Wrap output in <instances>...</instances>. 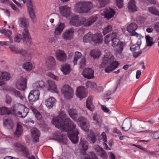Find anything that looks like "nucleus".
I'll return each instance as SVG.
<instances>
[{"label": "nucleus", "mask_w": 159, "mask_h": 159, "mask_svg": "<svg viewBox=\"0 0 159 159\" xmlns=\"http://www.w3.org/2000/svg\"><path fill=\"white\" fill-rule=\"evenodd\" d=\"M76 95L80 99L85 98L87 96L85 88L83 86L78 87L76 89Z\"/></svg>", "instance_id": "19"}, {"label": "nucleus", "mask_w": 159, "mask_h": 159, "mask_svg": "<svg viewBox=\"0 0 159 159\" xmlns=\"http://www.w3.org/2000/svg\"><path fill=\"white\" fill-rule=\"evenodd\" d=\"M46 75L57 81H58L60 80V79L58 77L54 75L52 72H48L46 73Z\"/></svg>", "instance_id": "57"}, {"label": "nucleus", "mask_w": 159, "mask_h": 159, "mask_svg": "<svg viewBox=\"0 0 159 159\" xmlns=\"http://www.w3.org/2000/svg\"><path fill=\"white\" fill-rule=\"evenodd\" d=\"M110 0H97L96 1V6L97 8L104 7L110 2Z\"/></svg>", "instance_id": "32"}, {"label": "nucleus", "mask_w": 159, "mask_h": 159, "mask_svg": "<svg viewBox=\"0 0 159 159\" xmlns=\"http://www.w3.org/2000/svg\"><path fill=\"white\" fill-rule=\"evenodd\" d=\"M131 122L129 119H126L124 121L122 125V129L124 131L129 130L131 126Z\"/></svg>", "instance_id": "29"}, {"label": "nucleus", "mask_w": 159, "mask_h": 159, "mask_svg": "<svg viewBox=\"0 0 159 159\" xmlns=\"http://www.w3.org/2000/svg\"><path fill=\"white\" fill-rule=\"evenodd\" d=\"M100 152V157L104 159H107V153L103 149Z\"/></svg>", "instance_id": "64"}, {"label": "nucleus", "mask_w": 159, "mask_h": 159, "mask_svg": "<svg viewBox=\"0 0 159 159\" xmlns=\"http://www.w3.org/2000/svg\"><path fill=\"white\" fill-rule=\"evenodd\" d=\"M83 41L86 43H88L92 41V34L90 33L86 34L83 37Z\"/></svg>", "instance_id": "48"}, {"label": "nucleus", "mask_w": 159, "mask_h": 159, "mask_svg": "<svg viewBox=\"0 0 159 159\" xmlns=\"http://www.w3.org/2000/svg\"><path fill=\"white\" fill-rule=\"evenodd\" d=\"M92 41L96 44H100L103 41V37L102 34L98 33L94 34H92Z\"/></svg>", "instance_id": "20"}, {"label": "nucleus", "mask_w": 159, "mask_h": 159, "mask_svg": "<svg viewBox=\"0 0 159 159\" xmlns=\"http://www.w3.org/2000/svg\"><path fill=\"white\" fill-rule=\"evenodd\" d=\"M93 7V4L91 2L81 1L76 4L75 9L79 13H87Z\"/></svg>", "instance_id": "8"}, {"label": "nucleus", "mask_w": 159, "mask_h": 159, "mask_svg": "<svg viewBox=\"0 0 159 159\" xmlns=\"http://www.w3.org/2000/svg\"><path fill=\"white\" fill-rule=\"evenodd\" d=\"M12 113V110L6 107H0V115H9Z\"/></svg>", "instance_id": "41"}, {"label": "nucleus", "mask_w": 159, "mask_h": 159, "mask_svg": "<svg viewBox=\"0 0 159 159\" xmlns=\"http://www.w3.org/2000/svg\"><path fill=\"white\" fill-rule=\"evenodd\" d=\"M3 123L4 125L8 129H11L14 126L12 120L9 117L5 118Z\"/></svg>", "instance_id": "28"}, {"label": "nucleus", "mask_w": 159, "mask_h": 159, "mask_svg": "<svg viewBox=\"0 0 159 159\" xmlns=\"http://www.w3.org/2000/svg\"><path fill=\"white\" fill-rule=\"evenodd\" d=\"M128 7L130 11H135L137 10V8L135 5V2L134 0L129 1L128 4Z\"/></svg>", "instance_id": "40"}, {"label": "nucleus", "mask_w": 159, "mask_h": 159, "mask_svg": "<svg viewBox=\"0 0 159 159\" xmlns=\"http://www.w3.org/2000/svg\"><path fill=\"white\" fill-rule=\"evenodd\" d=\"M146 45L147 46H151L153 44V39L152 37L148 35L146 36Z\"/></svg>", "instance_id": "52"}, {"label": "nucleus", "mask_w": 159, "mask_h": 159, "mask_svg": "<svg viewBox=\"0 0 159 159\" xmlns=\"http://www.w3.org/2000/svg\"><path fill=\"white\" fill-rule=\"evenodd\" d=\"M93 100V97L92 96H90L88 98L86 102L87 108L91 111H93L95 109V107L92 102Z\"/></svg>", "instance_id": "26"}, {"label": "nucleus", "mask_w": 159, "mask_h": 159, "mask_svg": "<svg viewBox=\"0 0 159 159\" xmlns=\"http://www.w3.org/2000/svg\"><path fill=\"white\" fill-rule=\"evenodd\" d=\"M115 32H113L111 34H107L105 37L104 39V42L106 44H108L110 41H112V39L114 37V35L115 34Z\"/></svg>", "instance_id": "47"}, {"label": "nucleus", "mask_w": 159, "mask_h": 159, "mask_svg": "<svg viewBox=\"0 0 159 159\" xmlns=\"http://www.w3.org/2000/svg\"><path fill=\"white\" fill-rule=\"evenodd\" d=\"M86 86L88 89H93L97 87L96 84L91 81H87L86 84Z\"/></svg>", "instance_id": "51"}, {"label": "nucleus", "mask_w": 159, "mask_h": 159, "mask_svg": "<svg viewBox=\"0 0 159 159\" xmlns=\"http://www.w3.org/2000/svg\"><path fill=\"white\" fill-rule=\"evenodd\" d=\"M103 12L104 14H102V15L108 19L113 17L116 13L114 10L111 8L106 9L103 11Z\"/></svg>", "instance_id": "23"}, {"label": "nucleus", "mask_w": 159, "mask_h": 159, "mask_svg": "<svg viewBox=\"0 0 159 159\" xmlns=\"http://www.w3.org/2000/svg\"><path fill=\"white\" fill-rule=\"evenodd\" d=\"M98 18V15H93L88 19L82 17L81 25H83L85 27H89L94 23L97 20Z\"/></svg>", "instance_id": "11"}, {"label": "nucleus", "mask_w": 159, "mask_h": 159, "mask_svg": "<svg viewBox=\"0 0 159 159\" xmlns=\"http://www.w3.org/2000/svg\"><path fill=\"white\" fill-rule=\"evenodd\" d=\"M23 131V128L20 123H17V124L16 129L14 133L15 137L18 138L22 134Z\"/></svg>", "instance_id": "33"}, {"label": "nucleus", "mask_w": 159, "mask_h": 159, "mask_svg": "<svg viewBox=\"0 0 159 159\" xmlns=\"http://www.w3.org/2000/svg\"><path fill=\"white\" fill-rule=\"evenodd\" d=\"M112 26L110 25H108L103 29L102 33L104 35L106 34L112 30Z\"/></svg>", "instance_id": "54"}, {"label": "nucleus", "mask_w": 159, "mask_h": 159, "mask_svg": "<svg viewBox=\"0 0 159 159\" xmlns=\"http://www.w3.org/2000/svg\"><path fill=\"white\" fill-rule=\"evenodd\" d=\"M82 17L78 15L72 17L70 21V24L76 27L81 25Z\"/></svg>", "instance_id": "17"}, {"label": "nucleus", "mask_w": 159, "mask_h": 159, "mask_svg": "<svg viewBox=\"0 0 159 159\" xmlns=\"http://www.w3.org/2000/svg\"><path fill=\"white\" fill-rule=\"evenodd\" d=\"M56 102V100L54 98L50 97L45 100V104L48 108L50 109L54 106Z\"/></svg>", "instance_id": "25"}, {"label": "nucleus", "mask_w": 159, "mask_h": 159, "mask_svg": "<svg viewBox=\"0 0 159 159\" xmlns=\"http://www.w3.org/2000/svg\"><path fill=\"white\" fill-rule=\"evenodd\" d=\"M70 117L73 120L76 122H80V126L81 128L84 131L89 130V124L87 120L83 117H80L75 110L71 109L68 111Z\"/></svg>", "instance_id": "3"}, {"label": "nucleus", "mask_w": 159, "mask_h": 159, "mask_svg": "<svg viewBox=\"0 0 159 159\" xmlns=\"http://www.w3.org/2000/svg\"><path fill=\"white\" fill-rule=\"evenodd\" d=\"M93 123L95 125L99 124V121L98 119L97 116V114L96 113H94L93 116Z\"/></svg>", "instance_id": "60"}, {"label": "nucleus", "mask_w": 159, "mask_h": 159, "mask_svg": "<svg viewBox=\"0 0 159 159\" xmlns=\"http://www.w3.org/2000/svg\"><path fill=\"white\" fill-rule=\"evenodd\" d=\"M9 48L13 52L21 54L26 61H30L32 58L33 52L32 51L20 49L11 44L9 45Z\"/></svg>", "instance_id": "6"}, {"label": "nucleus", "mask_w": 159, "mask_h": 159, "mask_svg": "<svg viewBox=\"0 0 159 159\" xmlns=\"http://www.w3.org/2000/svg\"><path fill=\"white\" fill-rule=\"evenodd\" d=\"M137 28V26L136 24L130 23L127 27V30L129 33L133 32L132 34L135 32L134 31Z\"/></svg>", "instance_id": "43"}, {"label": "nucleus", "mask_w": 159, "mask_h": 159, "mask_svg": "<svg viewBox=\"0 0 159 159\" xmlns=\"http://www.w3.org/2000/svg\"><path fill=\"white\" fill-rule=\"evenodd\" d=\"M105 53L99 67L104 68L105 72L109 73L117 68L119 64L118 61H114V57L110 52L107 51Z\"/></svg>", "instance_id": "2"}, {"label": "nucleus", "mask_w": 159, "mask_h": 159, "mask_svg": "<svg viewBox=\"0 0 159 159\" xmlns=\"http://www.w3.org/2000/svg\"><path fill=\"white\" fill-rule=\"evenodd\" d=\"M18 23L19 26L22 28H28L29 27L28 20L25 16H22L19 18Z\"/></svg>", "instance_id": "24"}, {"label": "nucleus", "mask_w": 159, "mask_h": 159, "mask_svg": "<svg viewBox=\"0 0 159 159\" xmlns=\"http://www.w3.org/2000/svg\"><path fill=\"white\" fill-rule=\"evenodd\" d=\"M80 65V67L81 68H83L86 65V59L84 57L81 59Z\"/></svg>", "instance_id": "61"}, {"label": "nucleus", "mask_w": 159, "mask_h": 159, "mask_svg": "<svg viewBox=\"0 0 159 159\" xmlns=\"http://www.w3.org/2000/svg\"><path fill=\"white\" fill-rule=\"evenodd\" d=\"M0 33L4 34L9 40H13L11 36L12 32L9 30L5 29H0Z\"/></svg>", "instance_id": "36"}, {"label": "nucleus", "mask_w": 159, "mask_h": 159, "mask_svg": "<svg viewBox=\"0 0 159 159\" xmlns=\"http://www.w3.org/2000/svg\"><path fill=\"white\" fill-rule=\"evenodd\" d=\"M123 0H116V4L119 8H121L123 6Z\"/></svg>", "instance_id": "63"}, {"label": "nucleus", "mask_w": 159, "mask_h": 159, "mask_svg": "<svg viewBox=\"0 0 159 159\" xmlns=\"http://www.w3.org/2000/svg\"><path fill=\"white\" fill-rule=\"evenodd\" d=\"M27 7L29 13L34 12V4L31 1L27 3Z\"/></svg>", "instance_id": "56"}, {"label": "nucleus", "mask_w": 159, "mask_h": 159, "mask_svg": "<svg viewBox=\"0 0 159 159\" xmlns=\"http://www.w3.org/2000/svg\"><path fill=\"white\" fill-rule=\"evenodd\" d=\"M61 92L64 98L70 99L73 97L74 93L72 89L68 85H64L61 89Z\"/></svg>", "instance_id": "9"}, {"label": "nucleus", "mask_w": 159, "mask_h": 159, "mask_svg": "<svg viewBox=\"0 0 159 159\" xmlns=\"http://www.w3.org/2000/svg\"><path fill=\"white\" fill-rule=\"evenodd\" d=\"M75 29L73 28H69L66 30L62 34L61 37L65 40H69L74 37Z\"/></svg>", "instance_id": "15"}, {"label": "nucleus", "mask_w": 159, "mask_h": 159, "mask_svg": "<svg viewBox=\"0 0 159 159\" xmlns=\"http://www.w3.org/2000/svg\"><path fill=\"white\" fill-rule=\"evenodd\" d=\"M11 110L13 114L22 118H25L29 112V108L20 103H17L13 106Z\"/></svg>", "instance_id": "4"}, {"label": "nucleus", "mask_w": 159, "mask_h": 159, "mask_svg": "<svg viewBox=\"0 0 159 159\" xmlns=\"http://www.w3.org/2000/svg\"><path fill=\"white\" fill-rule=\"evenodd\" d=\"M53 136V138L52 139L57 140L59 142H61L63 139V136L61 135L60 133H55Z\"/></svg>", "instance_id": "49"}, {"label": "nucleus", "mask_w": 159, "mask_h": 159, "mask_svg": "<svg viewBox=\"0 0 159 159\" xmlns=\"http://www.w3.org/2000/svg\"><path fill=\"white\" fill-rule=\"evenodd\" d=\"M13 42V40H9V41H0V45L2 46H9Z\"/></svg>", "instance_id": "58"}, {"label": "nucleus", "mask_w": 159, "mask_h": 159, "mask_svg": "<svg viewBox=\"0 0 159 159\" xmlns=\"http://www.w3.org/2000/svg\"><path fill=\"white\" fill-rule=\"evenodd\" d=\"M3 89L9 91L11 94L17 98H19L21 100H23L25 98L24 95L21 94L20 92L16 90L15 89L10 87L7 86L3 88Z\"/></svg>", "instance_id": "14"}, {"label": "nucleus", "mask_w": 159, "mask_h": 159, "mask_svg": "<svg viewBox=\"0 0 159 159\" xmlns=\"http://www.w3.org/2000/svg\"><path fill=\"white\" fill-rule=\"evenodd\" d=\"M0 2L2 3L10 5L12 9L14 11H15L16 12L19 13L20 12L19 10L16 7V5L13 3L11 2L9 0H1L0 1Z\"/></svg>", "instance_id": "39"}, {"label": "nucleus", "mask_w": 159, "mask_h": 159, "mask_svg": "<svg viewBox=\"0 0 159 159\" xmlns=\"http://www.w3.org/2000/svg\"><path fill=\"white\" fill-rule=\"evenodd\" d=\"M47 88L49 91L53 93H58V90L55 83L51 80L47 81Z\"/></svg>", "instance_id": "16"}, {"label": "nucleus", "mask_w": 159, "mask_h": 159, "mask_svg": "<svg viewBox=\"0 0 159 159\" xmlns=\"http://www.w3.org/2000/svg\"><path fill=\"white\" fill-rule=\"evenodd\" d=\"M56 58L59 61H64L67 57L65 53L62 50H58L56 52Z\"/></svg>", "instance_id": "22"}, {"label": "nucleus", "mask_w": 159, "mask_h": 159, "mask_svg": "<svg viewBox=\"0 0 159 159\" xmlns=\"http://www.w3.org/2000/svg\"><path fill=\"white\" fill-rule=\"evenodd\" d=\"M3 75L2 80L5 81H8L11 78V75L7 72L3 71Z\"/></svg>", "instance_id": "55"}, {"label": "nucleus", "mask_w": 159, "mask_h": 159, "mask_svg": "<svg viewBox=\"0 0 159 159\" xmlns=\"http://www.w3.org/2000/svg\"><path fill=\"white\" fill-rule=\"evenodd\" d=\"M101 52L98 49H93L92 50L89 54L90 56L93 59L98 58L101 55Z\"/></svg>", "instance_id": "37"}, {"label": "nucleus", "mask_w": 159, "mask_h": 159, "mask_svg": "<svg viewBox=\"0 0 159 159\" xmlns=\"http://www.w3.org/2000/svg\"><path fill=\"white\" fill-rule=\"evenodd\" d=\"M12 149H13L20 151H24L25 149V147L23 145L18 143H14L12 144Z\"/></svg>", "instance_id": "34"}, {"label": "nucleus", "mask_w": 159, "mask_h": 159, "mask_svg": "<svg viewBox=\"0 0 159 159\" xmlns=\"http://www.w3.org/2000/svg\"><path fill=\"white\" fill-rule=\"evenodd\" d=\"M80 147L82 150V153L80 155L77 153L78 159H98L96 154L93 152H90V155L85 154L86 151L88 149V144L87 142L85 140L80 139Z\"/></svg>", "instance_id": "5"}, {"label": "nucleus", "mask_w": 159, "mask_h": 159, "mask_svg": "<svg viewBox=\"0 0 159 159\" xmlns=\"http://www.w3.org/2000/svg\"><path fill=\"white\" fill-rule=\"evenodd\" d=\"M131 35L135 36L138 38V40L136 44L137 46H139V45L141 43V39L142 38L141 35L140 34H137L136 32H134Z\"/></svg>", "instance_id": "53"}, {"label": "nucleus", "mask_w": 159, "mask_h": 159, "mask_svg": "<svg viewBox=\"0 0 159 159\" xmlns=\"http://www.w3.org/2000/svg\"><path fill=\"white\" fill-rule=\"evenodd\" d=\"M101 136L102 137V138L101 139L102 140V141L104 142L103 143L104 148L106 149L111 150V148L108 147L107 144L105 143V142H107V136H106L105 133L104 132H103Z\"/></svg>", "instance_id": "44"}, {"label": "nucleus", "mask_w": 159, "mask_h": 159, "mask_svg": "<svg viewBox=\"0 0 159 159\" xmlns=\"http://www.w3.org/2000/svg\"><path fill=\"white\" fill-rule=\"evenodd\" d=\"M28 28H25L23 30L22 35L23 37V38L26 41L29 42L30 41L31 37L29 35Z\"/></svg>", "instance_id": "42"}, {"label": "nucleus", "mask_w": 159, "mask_h": 159, "mask_svg": "<svg viewBox=\"0 0 159 159\" xmlns=\"http://www.w3.org/2000/svg\"><path fill=\"white\" fill-rule=\"evenodd\" d=\"M31 109L34 114L35 117L39 120L42 119V116L40 113L34 107H31Z\"/></svg>", "instance_id": "45"}, {"label": "nucleus", "mask_w": 159, "mask_h": 159, "mask_svg": "<svg viewBox=\"0 0 159 159\" xmlns=\"http://www.w3.org/2000/svg\"><path fill=\"white\" fill-rule=\"evenodd\" d=\"M148 11L152 14L159 16V11L154 7H150L148 8Z\"/></svg>", "instance_id": "50"}, {"label": "nucleus", "mask_w": 159, "mask_h": 159, "mask_svg": "<svg viewBox=\"0 0 159 159\" xmlns=\"http://www.w3.org/2000/svg\"><path fill=\"white\" fill-rule=\"evenodd\" d=\"M56 63L55 59L52 57L49 56L45 59V66L50 70L55 69Z\"/></svg>", "instance_id": "12"}, {"label": "nucleus", "mask_w": 159, "mask_h": 159, "mask_svg": "<svg viewBox=\"0 0 159 159\" xmlns=\"http://www.w3.org/2000/svg\"><path fill=\"white\" fill-rule=\"evenodd\" d=\"M65 25L64 23H61L55 28L54 31V34L55 35H59L61 34Z\"/></svg>", "instance_id": "31"}, {"label": "nucleus", "mask_w": 159, "mask_h": 159, "mask_svg": "<svg viewBox=\"0 0 159 159\" xmlns=\"http://www.w3.org/2000/svg\"><path fill=\"white\" fill-rule=\"evenodd\" d=\"M59 11L61 15L66 17H69L71 13L70 8L67 6H61L59 7Z\"/></svg>", "instance_id": "18"}, {"label": "nucleus", "mask_w": 159, "mask_h": 159, "mask_svg": "<svg viewBox=\"0 0 159 159\" xmlns=\"http://www.w3.org/2000/svg\"><path fill=\"white\" fill-rule=\"evenodd\" d=\"M45 87V82L42 80H38L34 82L33 84L34 89H41Z\"/></svg>", "instance_id": "30"}, {"label": "nucleus", "mask_w": 159, "mask_h": 159, "mask_svg": "<svg viewBox=\"0 0 159 159\" xmlns=\"http://www.w3.org/2000/svg\"><path fill=\"white\" fill-rule=\"evenodd\" d=\"M27 79L26 77H21L17 80L15 84V86L17 89L23 91L26 88Z\"/></svg>", "instance_id": "10"}, {"label": "nucleus", "mask_w": 159, "mask_h": 159, "mask_svg": "<svg viewBox=\"0 0 159 159\" xmlns=\"http://www.w3.org/2000/svg\"><path fill=\"white\" fill-rule=\"evenodd\" d=\"M82 57V54L80 52H76L75 53V57L73 61L74 65L77 64V62L79 59L80 58Z\"/></svg>", "instance_id": "46"}, {"label": "nucleus", "mask_w": 159, "mask_h": 159, "mask_svg": "<svg viewBox=\"0 0 159 159\" xmlns=\"http://www.w3.org/2000/svg\"><path fill=\"white\" fill-rule=\"evenodd\" d=\"M94 71L91 68H85L82 72L83 75L85 78L88 79L93 78L94 77Z\"/></svg>", "instance_id": "21"}, {"label": "nucleus", "mask_w": 159, "mask_h": 159, "mask_svg": "<svg viewBox=\"0 0 159 159\" xmlns=\"http://www.w3.org/2000/svg\"><path fill=\"white\" fill-rule=\"evenodd\" d=\"M52 123L56 127L63 132H66L68 137L73 143L78 142V130L72 121L69 118H66V115L64 111H61L58 116L53 117Z\"/></svg>", "instance_id": "1"}, {"label": "nucleus", "mask_w": 159, "mask_h": 159, "mask_svg": "<svg viewBox=\"0 0 159 159\" xmlns=\"http://www.w3.org/2000/svg\"><path fill=\"white\" fill-rule=\"evenodd\" d=\"M32 137L35 142L38 141L40 133L38 130L35 128H33L31 131Z\"/></svg>", "instance_id": "27"}, {"label": "nucleus", "mask_w": 159, "mask_h": 159, "mask_svg": "<svg viewBox=\"0 0 159 159\" xmlns=\"http://www.w3.org/2000/svg\"><path fill=\"white\" fill-rule=\"evenodd\" d=\"M30 18L33 23L36 22L37 19L34 12L29 13Z\"/></svg>", "instance_id": "59"}, {"label": "nucleus", "mask_w": 159, "mask_h": 159, "mask_svg": "<svg viewBox=\"0 0 159 159\" xmlns=\"http://www.w3.org/2000/svg\"><path fill=\"white\" fill-rule=\"evenodd\" d=\"M40 93L38 90H33L31 91L28 96V98L30 104L34 102L39 99Z\"/></svg>", "instance_id": "13"}, {"label": "nucleus", "mask_w": 159, "mask_h": 159, "mask_svg": "<svg viewBox=\"0 0 159 159\" xmlns=\"http://www.w3.org/2000/svg\"><path fill=\"white\" fill-rule=\"evenodd\" d=\"M22 39V37L20 34L16 35L14 38V41L17 43H19Z\"/></svg>", "instance_id": "62"}, {"label": "nucleus", "mask_w": 159, "mask_h": 159, "mask_svg": "<svg viewBox=\"0 0 159 159\" xmlns=\"http://www.w3.org/2000/svg\"><path fill=\"white\" fill-rule=\"evenodd\" d=\"M23 68L27 71L29 72L34 68V66L30 62H27L22 65Z\"/></svg>", "instance_id": "38"}, {"label": "nucleus", "mask_w": 159, "mask_h": 159, "mask_svg": "<svg viewBox=\"0 0 159 159\" xmlns=\"http://www.w3.org/2000/svg\"><path fill=\"white\" fill-rule=\"evenodd\" d=\"M61 70L63 74L65 75L69 74L71 70L70 66L68 64H64L62 65Z\"/></svg>", "instance_id": "35"}, {"label": "nucleus", "mask_w": 159, "mask_h": 159, "mask_svg": "<svg viewBox=\"0 0 159 159\" xmlns=\"http://www.w3.org/2000/svg\"><path fill=\"white\" fill-rule=\"evenodd\" d=\"M117 37V33L115 32L111 41V45L114 48L115 54L116 55L121 54L123 50V47L125 46L124 43L120 41Z\"/></svg>", "instance_id": "7"}]
</instances>
